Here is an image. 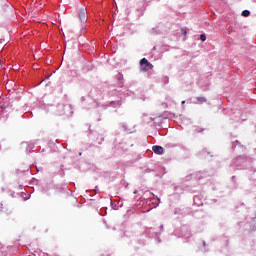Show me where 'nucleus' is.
<instances>
[{"instance_id": "f257e3e1", "label": "nucleus", "mask_w": 256, "mask_h": 256, "mask_svg": "<svg viewBox=\"0 0 256 256\" xmlns=\"http://www.w3.org/2000/svg\"><path fill=\"white\" fill-rule=\"evenodd\" d=\"M153 69V64L147 60V58H142L140 60V71L147 72Z\"/></svg>"}, {"instance_id": "f03ea898", "label": "nucleus", "mask_w": 256, "mask_h": 256, "mask_svg": "<svg viewBox=\"0 0 256 256\" xmlns=\"http://www.w3.org/2000/svg\"><path fill=\"white\" fill-rule=\"evenodd\" d=\"M78 17H79V20L82 22L87 21V8L85 7L80 8L78 12Z\"/></svg>"}, {"instance_id": "7ed1b4c3", "label": "nucleus", "mask_w": 256, "mask_h": 256, "mask_svg": "<svg viewBox=\"0 0 256 256\" xmlns=\"http://www.w3.org/2000/svg\"><path fill=\"white\" fill-rule=\"evenodd\" d=\"M152 151H154L156 155H163V147L161 146H153Z\"/></svg>"}, {"instance_id": "20e7f679", "label": "nucleus", "mask_w": 256, "mask_h": 256, "mask_svg": "<svg viewBox=\"0 0 256 256\" xmlns=\"http://www.w3.org/2000/svg\"><path fill=\"white\" fill-rule=\"evenodd\" d=\"M196 99L199 103H207V98L206 97H197Z\"/></svg>"}, {"instance_id": "39448f33", "label": "nucleus", "mask_w": 256, "mask_h": 256, "mask_svg": "<svg viewBox=\"0 0 256 256\" xmlns=\"http://www.w3.org/2000/svg\"><path fill=\"white\" fill-rule=\"evenodd\" d=\"M249 15H251V12L249 10H244L242 12V17H249Z\"/></svg>"}, {"instance_id": "423d86ee", "label": "nucleus", "mask_w": 256, "mask_h": 256, "mask_svg": "<svg viewBox=\"0 0 256 256\" xmlns=\"http://www.w3.org/2000/svg\"><path fill=\"white\" fill-rule=\"evenodd\" d=\"M202 41H207V36L205 34L200 35Z\"/></svg>"}, {"instance_id": "0eeeda50", "label": "nucleus", "mask_w": 256, "mask_h": 256, "mask_svg": "<svg viewBox=\"0 0 256 256\" xmlns=\"http://www.w3.org/2000/svg\"><path fill=\"white\" fill-rule=\"evenodd\" d=\"M182 33H183V35H187V30L182 29Z\"/></svg>"}, {"instance_id": "6e6552de", "label": "nucleus", "mask_w": 256, "mask_h": 256, "mask_svg": "<svg viewBox=\"0 0 256 256\" xmlns=\"http://www.w3.org/2000/svg\"><path fill=\"white\" fill-rule=\"evenodd\" d=\"M185 104V101H182V105Z\"/></svg>"}]
</instances>
